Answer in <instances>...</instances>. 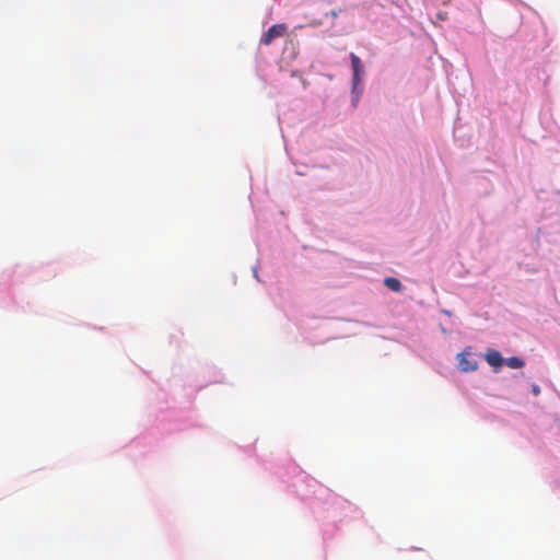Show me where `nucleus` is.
<instances>
[{
	"instance_id": "obj_7",
	"label": "nucleus",
	"mask_w": 560,
	"mask_h": 560,
	"mask_svg": "<svg viewBox=\"0 0 560 560\" xmlns=\"http://www.w3.org/2000/svg\"><path fill=\"white\" fill-rule=\"evenodd\" d=\"M342 12V9H334L330 11V16L335 20L339 16V14Z\"/></svg>"
},
{
	"instance_id": "obj_2",
	"label": "nucleus",
	"mask_w": 560,
	"mask_h": 560,
	"mask_svg": "<svg viewBox=\"0 0 560 560\" xmlns=\"http://www.w3.org/2000/svg\"><path fill=\"white\" fill-rule=\"evenodd\" d=\"M470 353L467 351H463L457 354L458 366L462 372H472L478 368V363L476 360L469 358Z\"/></svg>"
},
{
	"instance_id": "obj_5",
	"label": "nucleus",
	"mask_w": 560,
	"mask_h": 560,
	"mask_svg": "<svg viewBox=\"0 0 560 560\" xmlns=\"http://www.w3.org/2000/svg\"><path fill=\"white\" fill-rule=\"evenodd\" d=\"M384 284L394 292H399L402 288L401 282L394 277H387L384 279Z\"/></svg>"
},
{
	"instance_id": "obj_1",
	"label": "nucleus",
	"mask_w": 560,
	"mask_h": 560,
	"mask_svg": "<svg viewBox=\"0 0 560 560\" xmlns=\"http://www.w3.org/2000/svg\"><path fill=\"white\" fill-rule=\"evenodd\" d=\"M287 25L285 24H275L271 27L268 28V31L261 36L260 43L268 46L270 45L276 38L282 37L287 32Z\"/></svg>"
},
{
	"instance_id": "obj_4",
	"label": "nucleus",
	"mask_w": 560,
	"mask_h": 560,
	"mask_svg": "<svg viewBox=\"0 0 560 560\" xmlns=\"http://www.w3.org/2000/svg\"><path fill=\"white\" fill-rule=\"evenodd\" d=\"M485 358L488 364L494 368L495 371H498L504 363V359L501 353L494 349H488Z\"/></svg>"
},
{
	"instance_id": "obj_8",
	"label": "nucleus",
	"mask_w": 560,
	"mask_h": 560,
	"mask_svg": "<svg viewBox=\"0 0 560 560\" xmlns=\"http://www.w3.org/2000/svg\"><path fill=\"white\" fill-rule=\"evenodd\" d=\"M532 392L535 396H538L540 394V388L538 385H533Z\"/></svg>"
},
{
	"instance_id": "obj_3",
	"label": "nucleus",
	"mask_w": 560,
	"mask_h": 560,
	"mask_svg": "<svg viewBox=\"0 0 560 560\" xmlns=\"http://www.w3.org/2000/svg\"><path fill=\"white\" fill-rule=\"evenodd\" d=\"M350 60H351V66H352V70H353V78H352L353 88L355 89L358 86V84L361 82L362 74L364 71H363V66H362L361 59L357 55L351 52Z\"/></svg>"
},
{
	"instance_id": "obj_6",
	"label": "nucleus",
	"mask_w": 560,
	"mask_h": 560,
	"mask_svg": "<svg viewBox=\"0 0 560 560\" xmlns=\"http://www.w3.org/2000/svg\"><path fill=\"white\" fill-rule=\"evenodd\" d=\"M505 363L511 369H521L524 366V361L517 357H511L505 360Z\"/></svg>"
}]
</instances>
